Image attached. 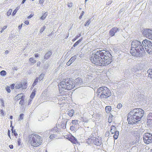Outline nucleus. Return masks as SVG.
<instances>
[{
  "label": "nucleus",
  "mask_w": 152,
  "mask_h": 152,
  "mask_svg": "<svg viewBox=\"0 0 152 152\" xmlns=\"http://www.w3.org/2000/svg\"><path fill=\"white\" fill-rule=\"evenodd\" d=\"M90 60L94 64L99 66H104L110 64L113 60L112 56L108 50H97L92 53Z\"/></svg>",
  "instance_id": "nucleus-1"
},
{
  "label": "nucleus",
  "mask_w": 152,
  "mask_h": 152,
  "mask_svg": "<svg viewBox=\"0 0 152 152\" xmlns=\"http://www.w3.org/2000/svg\"><path fill=\"white\" fill-rule=\"evenodd\" d=\"M75 83L70 78L64 79L58 84L60 94L61 96L62 100H67L69 97L68 92L65 90H70L73 89L75 86Z\"/></svg>",
  "instance_id": "nucleus-2"
},
{
  "label": "nucleus",
  "mask_w": 152,
  "mask_h": 152,
  "mask_svg": "<svg viewBox=\"0 0 152 152\" xmlns=\"http://www.w3.org/2000/svg\"><path fill=\"white\" fill-rule=\"evenodd\" d=\"M145 114L143 110L141 108L135 109L130 112L127 117L129 124H135L140 121Z\"/></svg>",
  "instance_id": "nucleus-3"
},
{
  "label": "nucleus",
  "mask_w": 152,
  "mask_h": 152,
  "mask_svg": "<svg viewBox=\"0 0 152 152\" xmlns=\"http://www.w3.org/2000/svg\"><path fill=\"white\" fill-rule=\"evenodd\" d=\"M130 50V53L134 56H142L145 53V51L140 42L138 40L132 42Z\"/></svg>",
  "instance_id": "nucleus-4"
},
{
  "label": "nucleus",
  "mask_w": 152,
  "mask_h": 152,
  "mask_svg": "<svg viewBox=\"0 0 152 152\" xmlns=\"http://www.w3.org/2000/svg\"><path fill=\"white\" fill-rule=\"evenodd\" d=\"M28 143L33 147H37L41 145L42 142V137L38 134H33L28 137Z\"/></svg>",
  "instance_id": "nucleus-5"
},
{
  "label": "nucleus",
  "mask_w": 152,
  "mask_h": 152,
  "mask_svg": "<svg viewBox=\"0 0 152 152\" xmlns=\"http://www.w3.org/2000/svg\"><path fill=\"white\" fill-rule=\"evenodd\" d=\"M96 93L100 99H106L111 95L110 90L105 86L100 87L97 89Z\"/></svg>",
  "instance_id": "nucleus-6"
},
{
  "label": "nucleus",
  "mask_w": 152,
  "mask_h": 152,
  "mask_svg": "<svg viewBox=\"0 0 152 152\" xmlns=\"http://www.w3.org/2000/svg\"><path fill=\"white\" fill-rule=\"evenodd\" d=\"M142 33L144 36L152 40V30L149 28L143 29Z\"/></svg>",
  "instance_id": "nucleus-7"
},
{
  "label": "nucleus",
  "mask_w": 152,
  "mask_h": 152,
  "mask_svg": "<svg viewBox=\"0 0 152 152\" xmlns=\"http://www.w3.org/2000/svg\"><path fill=\"white\" fill-rule=\"evenodd\" d=\"M143 140L145 144H149L152 143V135L151 134L146 133L143 136Z\"/></svg>",
  "instance_id": "nucleus-8"
},
{
  "label": "nucleus",
  "mask_w": 152,
  "mask_h": 152,
  "mask_svg": "<svg viewBox=\"0 0 152 152\" xmlns=\"http://www.w3.org/2000/svg\"><path fill=\"white\" fill-rule=\"evenodd\" d=\"M27 82L26 81L21 82L16 84L15 88L16 89H21L22 90L25 89L27 88Z\"/></svg>",
  "instance_id": "nucleus-9"
},
{
  "label": "nucleus",
  "mask_w": 152,
  "mask_h": 152,
  "mask_svg": "<svg viewBox=\"0 0 152 152\" xmlns=\"http://www.w3.org/2000/svg\"><path fill=\"white\" fill-rule=\"evenodd\" d=\"M110 132L112 134L115 133L113 136V138L114 139H117L118 138L119 132L118 131L116 130V128L115 126H111Z\"/></svg>",
  "instance_id": "nucleus-10"
},
{
  "label": "nucleus",
  "mask_w": 152,
  "mask_h": 152,
  "mask_svg": "<svg viewBox=\"0 0 152 152\" xmlns=\"http://www.w3.org/2000/svg\"><path fill=\"white\" fill-rule=\"evenodd\" d=\"M93 140V143L96 145L100 146L102 144L101 137L99 136L96 137H94L91 139Z\"/></svg>",
  "instance_id": "nucleus-11"
},
{
  "label": "nucleus",
  "mask_w": 152,
  "mask_h": 152,
  "mask_svg": "<svg viewBox=\"0 0 152 152\" xmlns=\"http://www.w3.org/2000/svg\"><path fill=\"white\" fill-rule=\"evenodd\" d=\"M66 138L70 141L73 144H76L78 143L77 140L73 136L71 135H66Z\"/></svg>",
  "instance_id": "nucleus-12"
},
{
  "label": "nucleus",
  "mask_w": 152,
  "mask_h": 152,
  "mask_svg": "<svg viewBox=\"0 0 152 152\" xmlns=\"http://www.w3.org/2000/svg\"><path fill=\"white\" fill-rule=\"evenodd\" d=\"M119 28L117 27H114L112 28L109 31V35L111 37L115 35V34L119 31Z\"/></svg>",
  "instance_id": "nucleus-13"
},
{
  "label": "nucleus",
  "mask_w": 152,
  "mask_h": 152,
  "mask_svg": "<svg viewBox=\"0 0 152 152\" xmlns=\"http://www.w3.org/2000/svg\"><path fill=\"white\" fill-rule=\"evenodd\" d=\"M147 125L152 126V113H150L148 115L147 121Z\"/></svg>",
  "instance_id": "nucleus-14"
},
{
  "label": "nucleus",
  "mask_w": 152,
  "mask_h": 152,
  "mask_svg": "<svg viewBox=\"0 0 152 152\" xmlns=\"http://www.w3.org/2000/svg\"><path fill=\"white\" fill-rule=\"evenodd\" d=\"M25 97V96L23 95L22 93L18 94L17 96L15 97L14 99L16 102H17L19 100Z\"/></svg>",
  "instance_id": "nucleus-15"
},
{
  "label": "nucleus",
  "mask_w": 152,
  "mask_h": 152,
  "mask_svg": "<svg viewBox=\"0 0 152 152\" xmlns=\"http://www.w3.org/2000/svg\"><path fill=\"white\" fill-rule=\"evenodd\" d=\"M142 43L143 45L144 46L145 49H146V48L147 47H148V46H149V45L152 43L150 41L146 39L144 40L142 42Z\"/></svg>",
  "instance_id": "nucleus-16"
},
{
  "label": "nucleus",
  "mask_w": 152,
  "mask_h": 152,
  "mask_svg": "<svg viewBox=\"0 0 152 152\" xmlns=\"http://www.w3.org/2000/svg\"><path fill=\"white\" fill-rule=\"evenodd\" d=\"M77 56L76 55H75L72 57L68 62L66 63V65L68 66H69L76 59Z\"/></svg>",
  "instance_id": "nucleus-17"
},
{
  "label": "nucleus",
  "mask_w": 152,
  "mask_h": 152,
  "mask_svg": "<svg viewBox=\"0 0 152 152\" xmlns=\"http://www.w3.org/2000/svg\"><path fill=\"white\" fill-rule=\"evenodd\" d=\"M146 51L149 54L152 53V43L147 47L145 49Z\"/></svg>",
  "instance_id": "nucleus-18"
},
{
  "label": "nucleus",
  "mask_w": 152,
  "mask_h": 152,
  "mask_svg": "<svg viewBox=\"0 0 152 152\" xmlns=\"http://www.w3.org/2000/svg\"><path fill=\"white\" fill-rule=\"evenodd\" d=\"M112 110L111 107L110 106H107L105 107V110L107 113H110Z\"/></svg>",
  "instance_id": "nucleus-19"
},
{
  "label": "nucleus",
  "mask_w": 152,
  "mask_h": 152,
  "mask_svg": "<svg viewBox=\"0 0 152 152\" xmlns=\"http://www.w3.org/2000/svg\"><path fill=\"white\" fill-rule=\"evenodd\" d=\"M75 82L77 85H80L82 83L83 81L80 78H77L76 79Z\"/></svg>",
  "instance_id": "nucleus-20"
},
{
  "label": "nucleus",
  "mask_w": 152,
  "mask_h": 152,
  "mask_svg": "<svg viewBox=\"0 0 152 152\" xmlns=\"http://www.w3.org/2000/svg\"><path fill=\"white\" fill-rule=\"evenodd\" d=\"M61 126L60 124H56V128H57V129H56V127H54L53 129H52L50 131H52L54 130H56L57 131H58L59 129H60L62 128V127H60V126Z\"/></svg>",
  "instance_id": "nucleus-21"
},
{
  "label": "nucleus",
  "mask_w": 152,
  "mask_h": 152,
  "mask_svg": "<svg viewBox=\"0 0 152 152\" xmlns=\"http://www.w3.org/2000/svg\"><path fill=\"white\" fill-rule=\"evenodd\" d=\"M74 111L72 109L68 111V115L70 117L72 116L74 114Z\"/></svg>",
  "instance_id": "nucleus-22"
},
{
  "label": "nucleus",
  "mask_w": 152,
  "mask_h": 152,
  "mask_svg": "<svg viewBox=\"0 0 152 152\" xmlns=\"http://www.w3.org/2000/svg\"><path fill=\"white\" fill-rule=\"evenodd\" d=\"M147 73L148 74V77L152 78V69H149L147 71Z\"/></svg>",
  "instance_id": "nucleus-23"
},
{
  "label": "nucleus",
  "mask_w": 152,
  "mask_h": 152,
  "mask_svg": "<svg viewBox=\"0 0 152 152\" xmlns=\"http://www.w3.org/2000/svg\"><path fill=\"white\" fill-rule=\"evenodd\" d=\"M51 55V53L50 52H49L46 53L45 56V58L48 59V58Z\"/></svg>",
  "instance_id": "nucleus-24"
},
{
  "label": "nucleus",
  "mask_w": 152,
  "mask_h": 152,
  "mask_svg": "<svg viewBox=\"0 0 152 152\" xmlns=\"http://www.w3.org/2000/svg\"><path fill=\"white\" fill-rule=\"evenodd\" d=\"M35 92L36 90L35 89H34L33 90L32 92L30 95V97L32 99L34 98L35 95Z\"/></svg>",
  "instance_id": "nucleus-25"
},
{
  "label": "nucleus",
  "mask_w": 152,
  "mask_h": 152,
  "mask_svg": "<svg viewBox=\"0 0 152 152\" xmlns=\"http://www.w3.org/2000/svg\"><path fill=\"white\" fill-rule=\"evenodd\" d=\"M24 98L25 97H23L21 99L19 102V104L21 106L23 105L24 104Z\"/></svg>",
  "instance_id": "nucleus-26"
},
{
  "label": "nucleus",
  "mask_w": 152,
  "mask_h": 152,
  "mask_svg": "<svg viewBox=\"0 0 152 152\" xmlns=\"http://www.w3.org/2000/svg\"><path fill=\"white\" fill-rule=\"evenodd\" d=\"M113 115L111 114H110L109 116L108 122L109 123H111L113 120Z\"/></svg>",
  "instance_id": "nucleus-27"
},
{
  "label": "nucleus",
  "mask_w": 152,
  "mask_h": 152,
  "mask_svg": "<svg viewBox=\"0 0 152 152\" xmlns=\"http://www.w3.org/2000/svg\"><path fill=\"white\" fill-rule=\"evenodd\" d=\"M29 61L31 62V63L34 64L36 62V61L34 60V58H31L29 59Z\"/></svg>",
  "instance_id": "nucleus-28"
},
{
  "label": "nucleus",
  "mask_w": 152,
  "mask_h": 152,
  "mask_svg": "<svg viewBox=\"0 0 152 152\" xmlns=\"http://www.w3.org/2000/svg\"><path fill=\"white\" fill-rule=\"evenodd\" d=\"M57 136L56 134H51L49 138L50 139L52 140L54 139Z\"/></svg>",
  "instance_id": "nucleus-29"
},
{
  "label": "nucleus",
  "mask_w": 152,
  "mask_h": 152,
  "mask_svg": "<svg viewBox=\"0 0 152 152\" xmlns=\"http://www.w3.org/2000/svg\"><path fill=\"white\" fill-rule=\"evenodd\" d=\"M82 39H79L78 41H77L75 43H74V45H73V47H75L79 43L82 41Z\"/></svg>",
  "instance_id": "nucleus-30"
},
{
  "label": "nucleus",
  "mask_w": 152,
  "mask_h": 152,
  "mask_svg": "<svg viewBox=\"0 0 152 152\" xmlns=\"http://www.w3.org/2000/svg\"><path fill=\"white\" fill-rule=\"evenodd\" d=\"M70 129L73 132H75L76 129L74 126H71L70 127Z\"/></svg>",
  "instance_id": "nucleus-31"
},
{
  "label": "nucleus",
  "mask_w": 152,
  "mask_h": 152,
  "mask_svg": "<svg viewBox=\"0 0 152 152\" xmlns=\"http://www.w3.org/2000/svg\"><path fill=\"white\" fill-rule=\"evenodd\" d=\"M47 16V14L45 12L42 16L41 17V19L42 20H44Z\"/></svg>",
  "instance_id": "nucleus-32"
},
{
  "label": "nucleus",
  "mask_w": 152,
  "mask_h": 152,
  "mask_svg": "<svg viewBox=\"0 0 152 152\" xmlns=\"http://www.w3.org/2000/svg\"><path fill=\"white\" fill-rule=\"evenodd\" d=\"M81 36L80 34H79L78 35H77L75 38L73 39L72 40V41L73 42L75 41L77 38H78L79 37H80Z\"/></svg>",
  "instance_id": "nucleus-33"
},
{
  "label": "nucleus",
  "mask_w": 152,
  "mask_h": 152,
  "mask_svg": "<svg viewBox=\"0 0 152 152\" xmlns=\"http://www.w3.org/2000/svg\"><path fill=\"white\" fill-rule=\"evenodd\" d=\"M0 74L2 76H5L6 74V72L4 70H2Z\"/></svg>",
  "instance_id": "nucleus-34"
},
{
  "label": "nucleus",
  "mask_w": 152,
  "mask_h": 152,
  "mask_svg": "<svg viewBox=\"0 0 152 152\" xmlns=\"http://www.w3.org/2000/svg\"><path fill=\"white\" fill-rule=\"evenodd\" d=\"M78 120H73L72 121V123L74 125H76L78 124Z\"/></svg>",
  "instance_id": "nucleus-35"
},
{
  "label": "nucleus",
  "mask_w": 152,
  "mask_h": 152,
  "mask_svg": "<svg viewBox=\"0 0 152 152\" xmlns=\"http://www.w3.org/2000/svg\"><path fill=\"white\" fill-rule=\"evenodd\" d=\"M38 78H37L35 80L34 82L32 84V86H35V85H36L38 82Z\"/></svg>",
  "instance_id": "nucleus-36"
},
{
  "label": "nucleus",
  "mask_w": 152,
  "mask_h": 152,
  "mask_svg": "<svg viewBox=\"0 0 152 152\" xmlns=\"http://www.w3.org/2000/svg\"><path fill=\"white\" fill-rule=\"evenodd\" d=\"M90 23V20H87L86 22L84 24V26H88Z\"/></svg>",
  "instance_id": "nucleus-37"
},
{
  "label": "nucleus",
  "mask_w": 152,
  "mask_h": 152,
  "mask_svg": "<svg viewBox=\"0 0 152 152\" xmlns=\"http://www.w3.org/2000/svg\"><path fill=\"white\" fill-rule=\"evenodd\" d=\"M18 9L19 8L18 7H17L14 10L12 13V15H14L16 13Z\"/></svg>",
  "instance_id": "nucleus-38"
},
{
  "label": "nucleus",
  "mask_w": 152,
  "mask_h": 152,
  "mask_svg": "<svg viewBox=\"0 0 152 152\" xmlns=\"http://www.w3.org/2000/svg\"><path fill=\"white\" fill-rule=\"evenodd\" d=\"M12 10L11 9H10L7 12V15L8 16L10 15L11 13Z\"/></svg>",
  "instance_id": "nucleus-39"
},
{
  "label": "nucleus",
  "mask_w": 152,
  "mask_h": 152,
  "mask_svg": "<svg viewBox=\"0 0 152 152\" xmlns=\"http://www.w3.org/2000/svg\"><path fill=\"white\" fill-rule=\"evenodd\" d=\"M6 90L9 93H10L11 92V90L10 89V87L9 86H7L6 88Z\"/></svg>",
  "instance_id": "nucleus-40"
},
{
  "label": "nucleus",
  "mask_w": 152,
  "mask_h": 152,
  "mask_svg": "<svg viewBox=\"0 0 152 152\" xmlns=\"http://www.w3.org/2000/svg\"><path fill=\"white\" fill-rule=\"evenodd\" d=\"M122 107V104L121 103H119L118 104L117 107L118 109L121 108Z\"/></svg>",
  "instance_id": "nucleus-41"
},
{
  "label": "nucleus",
  "mask_w": 152,
  "mask_h": 152,
  "mask_svg": "<svg viewBox=\"0 0 152 152\" xmlns=\"http://www.w3.org/2000/svg\"><path fill=\"white\" fill-rule=\"evenodd\" d=\"M24 115L23 113H21L20 115L19 116V119L22 120L23 118Z\"/></svg>",
  "instance_id": "nucleus-42"
},
{
  "label": "nucleus",
  "mask_w": 152,
  "mask_h": 152,
  "mask_svg": "<svg viewBox=\"0 0 152 152\" xmlns=\"http://www.w3.org/2000/svg\"><path fill=\"white\" fill-rule=\"evenodd\" d=\"M21 139L20 138H18V145H20L21 143Z\"/></svg>",
  "instance_id": "nucleus-43"
},
{
  "label": "nucleus",
  "mask_w": 152,
  "mask_h": 152,
  "mask_svg": "<svg viewBox=\"0 0 152 152\" xmlns=\"http://www.w3.org/2000/svg\"><path fill=\"white\" fill-rule=\"evenodd\" d=\"M43 75H41L39 77V80H41L43 78Z\"/></svg>",
  "instance_id": "nucleus-44"
},
{
  "label": "nucleus",
  "mask_w": 152,
  "mask_h": 152,
  "mask_svg": "<svg viewBox=\"0 0 152 152\" xmlns=\"http://www.w3.org/2000/svg\"><path fill=\"white\" fill-rule=\"evenodd\" d=\"M15 85V84H11L10 86L11 88L12 89H13L14 88Z\"/></svg>",
  "instance_id": "nucleus-45"
},
{
  "label": "nucleus",
  "mask_w": 152,
  "mask_h": 152,
  "mask_svg": "<svg viewBox=\"0 0 152 152\" xmlns=\"http://www.w3.org/2000/svg\"><path fill=\"white\" fill-rule=\"evenodd\" d=\"M67 6L69 7H71L72 6V3H68Z\"/></svg>",
  "instance_id": "nucleus-46"
},
{
  "label": "nucleus",
  "mask_w": 152,
  "mask_h": 152,
  "mask_svg": "<svg viewBox=\"0 0 152 152\" xmlns=\"http://www.w3.org/2000/svg\"><path fill=\"white\" fill-rule=\"evenodd\" d=\"M44 2V0H39V3L41 4H42Z\"/></svg>",
  "instance_id": "nucleus-47"
},
{
  "label": "nucleus",
  "mask_w": 152,
  "mask_h": 152,
  "mask_svg": "<svg viewBox=\"0 0 152 152\" xmlns=\"http://www.w3.org/2000/svg\"><path fill=\"white\" fill-rule=\"evenodd\" d=\"M7 27V26H4L3 27V28H2V30L1 31V32H2L3 31H4L5 29H6Z\"/></svg>",
  "instance_id": "nucleus-48"
},
{
  "label": "nucleus",
  "mask_w": 152,
  "mask_h": 152,
  "mask_svg": "<svg viewBox=\"0 0 152 152\" xmlns=\"http://www.w3.org/2000/svg\"><path fill=\"white\" fill-rule=\"evenodd\" d=\"M1 114L2 115H4V111L2 110H1L0 111Z\"/></svg>",
  "instance_id": "nucleus-49"
},
{
  "label": "nucleus",
  "mask_w": 152,
  "mask_h": 152,
  "mask_svg": "<svg viewBox=\"0 0 152 152\" xmlns=\"http://www.w3.org/2000/svg\"><path fill=\"white\" fill-rule=\"evenodd\" d=\"M12 132H13V133H14V135L15 136H17V135H18V134H17V132H16V131H14V132H13V131H12Z\"/></svg>",
  "instance_id": "nucleus-50"
},
{
  "label": "nucleus",
  "mask_w": 152,
  "mask_h": 152,
  "mask_svg": "<svg viewBox=\"0 0 152 152\" xmlns=\"http://www.w3.org/2000/svg\"><path fill=\"white\" fill-rule=\"evenodd\" d=\"M0 100L2 102V106H4V102L2 99H0Z\"/></svg>",
  "instance_id": "nucleus-51"
},
{
  "label": "nucleus",
  "mask_w": 152,
  "mask_h": 152,
  "mask_svg": "<svg viewBox=\"0 0 152 152\" xmlns=\"http://www.w3.org/2000/svg\"><path fill=\"white\" fill-rule=\"evenodd\" d=\"M9 147L11 149H12L13 148V146L12 145H10Z\"/></svg>",
  "instance_id": "nucleus-52"
},
{
  "label": "nucleus",
  "mask_w": 152,
  "mask_h": 152,
  "mask_svg": "<svg viewBox=\"0 0 152 152\" xmlns=\"http://www.w3.org/2000/svg\"><path fill=\"white\" fill-rule=\"evenodd\" d=\"M24 23L26 24L27 25H28L29 23L28 21V20H26V21H25Z\"/></svg>",
  "instance_id": "nucleus-53"
},
{
  "label": "nucleus",
  "mask_w": 152,
  "mask_h": 152,
  "mask_svg": "<svg viewBox=\"0 0 152 152\" xmlns=\"http://www.w3.org/2000/svg\"><path fill=\"white\" fill-rule=\"evenodd\" d=\"M33 16V15H30L29 16H28L27 18H30L32 17Z\"/></svg>",
  "instance_id": "nucleus-54"
},
{
  "label": "nucleus",
  "mask_w": 152,
  "mask_h": 152,
  "mask_svg": "<svg viewBox=\"0 0 152 152\" xmlns=\"http://www.w3.org/2000/svg\"><path fill=\"white\" fill-rule=\"evenodd\" d=\"M8 135L9 136V137L10 138H11V137H10V131L9 130H8Z\"/></svg>",
  "instance_id": "nucleus-55"
},
{
  "label": "nucleus",
  "mask_w": 152,
  "mask_h": 152,
  "mask_svg": "<svg viewBox=\"0 0 152 152\" xmlns=\"http://www.w3.org/2000/svg\"><path fill=\"white\" fill-rule=\"evenodd\" d=\"M22 24H21L19 25V26H18V28L19 29H20L22 27Z\"/></svg>",
  "instance_id": "nucleus-56"
},
{
  "label": "nucleus",
  "mask_w": 152,
  "mask_h": 152,
  "mask_svg": "<svg viewBox=\"0 0 152 152\" xmlns=\"http://www.w3.org/2000/svg\"><path fill=\"white\" fill-rule=\"evenodd\" d=\"M34 56L35 57H37L38 56V55L37 53L35 54Z\"/></svg>",
  "instance_id": "nucleus-57"
},
{
  "label": "nucleus",
  "mask_w": 152,
  "mask_h": 152,
  "mask_svg": "<svg viewBox=\"0 0 152 152\" xmlns=\"http://www.w3.org/2000/svg\"><path fill=\"white\" fill-rule=\"evenodd\" d=\"M84 12L83 11L81 14V15H82V16H83V15H84Z\"/></svg>",
  "instance_id": "nucleus-58"
},
{
  "label": "nucleus",
  "mask_w": 152,
  "mask_h": 152,
  "mask_svg": "<svg viewBox=\"0 0 152 152\" xmlns=\"http://www.w3.org/2000/svg\"><path fill=\"white\" fill-rule=\"evenodd\" d=\"M31 100L30 99V100H29V102H28V105L29 104H30L31 102Z\"/></svg>",
  "instance_id": "nucleus-59"
},
{
  "label": "nucleus",
  "mask_w": 152,
  "mask_h": 152,
  "mask_svg": "<svg viewBox=\"0 0 152 152\" xmlns=\"http://www.w3.org/2000/svg\"><path fill=\"white\" fill-rule=\"evenodd\" d=\"M45 26H44L43 27L42 29V31L43 30L45 29Z\"/></svg>",
  "instance_id": "nucleus-60"
},
{
  "label": "nucleus",
  "mask_w": 152,
  "mask_h": 152,
  "mask_svg": "<svg viewBox=\"0 0 152 152\" xmlns=\"http://www.w3.org/2000/svg\"><path fill=\"white\" fill-rule=\"evenodd\" d=\"M40 64V62H38L37 64V66H39Z\"/></svg>",
  "instance_id": "nucleus-61"
},
{
  "label": "nucleus",
  "mask_w": 152,
  "mask_h": 152,
  "mask_svg": "<svg viewBox=\"0 0 152 152\" xmlns=\"http://www.w3.org/2000/svg\"><path fill=\"white\" fill-rule=\"evenodd\" d=\"M26 0H23L22 1V4H23L25 2V1H26Z\"/></svg>",
  "instance_id": "nucleus-62"
},
{
  "label": "nucleus",
  "mask_w": 152,
  "mask_h": 152,
  "mask_svg": "<svg viewBox=\"0 0 152 152\" xmlns=\"http://www.w3.org/2000/svg\"><path fill=\"white\" fill-rule=\"evenodd\" d=\"M83 16L80 15L79 16V18L80 19H81L82 17Z\"/></svg>",
  "instance_id": "nucleus-63"
},
{
  "label": "nucleus",
  "mask_w": 152,
  "mask_h": 152,
  "mask_svg": "<svg viewBox=\"0 0 152 152\" xmlns=\"http://www.w3.org/2000/svg\"><path fill=\"white\" fill-rule=\"evenodd\" d=\"M9 53V51L7 50H6L5 52V53Z\"/></svg>",
  "instance_id": "nucleus-64"
}]
</instances>
